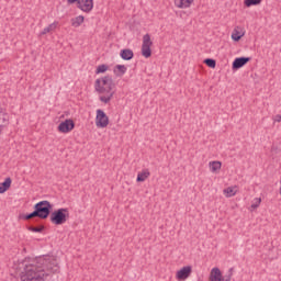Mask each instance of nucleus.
Segmentation results:
<instances>
[{
    "mask_svg": "<svg viewBox=\"0 0 281 281\" xmlns=\"http://www.w3.org/2000/svg\"><path fill=\"white\" fill-rule=\"evenodd\" d=\"M23 271L21 272L22 281H45L49 272L56 273L58 266L52 257H40L30 261L24 260Z\"/></svg>",
    "mask_w": 281,
    "mask_h": 281,
    "instance_id": "1",
    "label": "nucleus"
},
{
    "mask_svg": "<svg viewBox=\"0 0 281 281\" xmlns=\"http://www.w3.org/2000/svg\"><path fill=\"white\" fill-rule=\"evenodd\" d=\"M52 207H54V205H52L49 201H40L34 205L35 215L37 218L45 221V218H48L49 214H52Z\"/></svg>",
    "mask_w": 281,
    "mask_h": 281,
    "instance_id": "2",
    "label": "nucleus"
},
{
    "mask_svg": "<svg viewBox=\"0 0 281 281\" xmlns=\"http://www.w3.org/2000/svg\"><path fill=\"white\" fill-rule=\"evenodd\" d=\"M67 212H69L67 209L54 211L49 216L50 223H53V225H65V223H67Z\"/></svg>",
    "mask_w": 281,
    "mask_h": 281,
    "instance_id": "3",
    "label": "nucleus"
},
{
    "mask_svg": "<svg viewBox=\"0 0 281 281\" xmlns=\"http://www.w3.org/2000/svg\"><path fill=\"white\" fill-rule=\"evenodd\" d=\"M94 89H105V91H112L113 90V77L112 76H105L103 78H99L94 82Z\"/></svg>",
    "mask_w": 281,
    "mask_h": 281,
    "instance_id": "4",
    "label": "nucleus"
},
{
    "mask_svg": "<svg viewBox=\"0 0 281 281\" xmlns=\"http://www.w3.org/2000/svg\"><path fill=\"white\" fill-rule=\"evenodd\" d=\"M150 47H153V40H150V34H145L143 36L142 44V56H144V58H150V56H153V49H150Z\"/></svg>",
    "mask_w": 281,
    "mask_h": 281,
    "instance_id": "5",
    "label": "nucleus"
},
{
    "mask_svg": "<svg viewBox=\"0 0 281 281\" xmlns=\"http://www.w3.org/2000/svg\"><path fill=\"white\" fill-rule=\"evenodd\" d=\"M97 93H99V100L100 102H103V104H109L111 100H113V97L115 95V91L113 90H106L104 88H99V90H95Z\"/></svg>",
    "mask_w": 281,
    "mask_h": 281,
    "instance_id": "6",
    "label": "nucleus"
},
{
    "mask_svg": "<svg viewBox=\"0 0 281 281\" xmlns=\"http://www.w3.org/2000/svg\"><path fill=\"white\" fill-rule=\"evenodd\" d=\"M95 126L98 128H106L109 126V116L102 110H97Z\"/></svg>",
    "mask_w": 281,
    "mask_h": 281,
    "instance_id": "7",
    "label": "nucleus"
},
{
    "mask_svg": "<svg viewBox=\"0 0 281 281\" xmlns=\"http://www.w3.org/2000/svg\"><path fill=\"white\" fill-rule=\"evenodd\" d=\"M76 128V123H74V120L67 119L66 121L59 123L57 131L59 133H71V130Z\"/></svg>",
    "mask_w": 281,
    "mask_h": 281,
    "instance_id": "8",
    "label": "nucleus"
},
{
    "mask_svg": "<svg viewBox=\"0 0 281 281\" xmlns=\"http://www.w3.org/2000/svg\"><path fill=\"white\" fill-rule=\"evenodd\" d=\"M190 276H192V266H186L177 271L176 279L178 281H184L188 280Z\"/></svg>",
    "mask_w": 281,
    "mask_h": 281,
    "instance_id": "9",
    "label": "nucleus"
},
{
    "mask_svg": "<svg viewBox=\"0 0 281 281\" xmlns=\"http://www.w3.org/2000/svg\"><path fill=\"white\" fill-rule=\"evenodd\" d=\"M77 8L81 10V12L89 14V12L93 10V0H79L77 2Z\"/></svg>",
    "mask_w": 281,
    "mask_h": 281,
    "instance_id": "10",
    "label": "nucleus"
},
{
    "mask_svg": "<svg viewBox=\"0 0 281 281\" xmlns=\"http://www.w3.org/2000/svg\"><path fill=\"white\" fill-rule=\"evenodd\" d=\"M249 60H251L250 57H237V58H235V60L233 61V69H240L241 67H245V65L248 64Z\"/></svg>",
    "mask_w": 281,
    "mask_h": 281,
    "instance_id": "11",
    "label": "nucleus"
},
{
    "mask_svg": "<svg viewBox=\"0 0 281 281\" xmlns=\"http://www.w3.org/2000/svg\"><path fill=\"white\" fill-rule=\"evenodd\" d=\"M245 36V31L240 26H236L232 33V40L238 42Z\"/></svg>",
    "mask_w": 281,
    "mask_h": 281,
    "instance_id": "12",
    "label": "nucleus"
},
{
    "mask_svg": "<svg viewBox=\"0 0 281 281\" xmlns=\"http://www.w3.org/2000/svg\"><path fill=\"white\" fill-rule=\"evenodd\" d=\"M194 3V0H175L176 8H180V10H186L190 8Z\"/></svg>",
    "mask_w": 281,
    "mask_h": 281,
    "instance_id": "13",
    "label": "nucleus"
},
{
    "mask_svg": "<svg viewBox=\"0 0 281 281\" xmlns=\"http://www.w3.org/2000/svg\"><path fill=\"white\" fill-rule=\"evenodd\" d=\"M210 281H223V273H221V269L213 268L211 270Z\"/></svg>",
    "mask_w": 281,
    "mask_h": 281,
    "instance_id": "14",
    "label": "nucleus"
},
{
    "mask_svg": "<svg viewBox=\"0 0 281 281\" xmlns=\"http://www.w3.org/2000/svg\"><path fill=\"white\" fill-rule=\"evenodd\" d=\"M148 177H150V170L143 169L140 172L137 173L136 181L138 183H142V182L146 181L148 179Z\"/></svg>",
    "mask_w": 281,
    "mask_h": 281,
    "instance_id": "15",
    "label": "nucleus"
},
{
    "mask_svg": "<svg viewBox=\"0 0 281 281\" xmlns=\"http://www.w3.org/2000/svg\"><path fill=\"white\" fill-rule=\"evenodd\" d=\"M11 186H12V179L5 178V180L2 183H0V194H4V192H8Z\"/></svg>",
    "mask_w": 281,
    "mask_h": 281,
    "instance_id": "16",
    "label": "nucleus"
},
{
    "mask_svg": "<svg viewBox=\"0 0 281 281\" xmlns=\"http://www.w3.org/2000/svg\"><path fill=\"white\" fill-rule=\"evenodd\" d=\"M56 27H58V21L53 22L48 26L44 27L40 33V36H45V34H49V32H55Z\"/></svg>",
    "mask_w": 281,
    "mask_h": 281,
    "instance_id": "17",
    "label": "nucleus"
},
{
    "mask_svg": "<svg viewBox=\"0 0 281 281\" xmlns=\"http://www.w3.org/2000/svg\"><path fill=\"white\" fill-rule=\"evenodd\" d=\"M120 56L123 60H133V56H135V54L133 53V50L131 49H122L120 53Z\"/></svg>",
    "mask_w": 281,
    "mask_h": 281,
    "instance_id": "18",
    "label": "nucleus"
},
{
    "mask_svg": "<svg viewBox=\"0 0 281 281\" xmlns=\"http://www.w3.org/2000/svg\"><path fill=\"white\" fill-rule=\"evenodd\" d=\"M72 27H80L85 23V18L82 15H78L70 20Z\"/></svg>",
    "mask_w": 281,
    "mask_h": 281,
    "instance_id": "19",
    "label": "nucleus"
},
{
    "mask_svg": "<svg viewBox=\"0 0 281 281\" xmlns=\"http://www.w3.org/2000/svg\"><path fill=\"white\" fill-rule=\"evenodd\" d=\"M223 164L221 161H210L209 168L211 172H216L217 170H221Z\"/></svg>",
    "mask_w": 281,
    "mask_h": 281,
    "instance_id": "20",
    "label": "nucleus"
},
{
    "mask_svg": "<svg viewBox=\"0 0 281 281\" xmlns=\"http://www.w3.org/2000/svg\"><path fill=\"white\" fill-rule=\"evenodd\" d=\"M114 74L116 76H124V74H126V66H124V65H116L114 67Z\"/></svg>",
    "mask_w": 281,
    "mask_h": 281,
    "instance_id": "21",
    "label": "nucleus"
},
{
    "mask_svg": "<svg viewBox=\"0 0 281 281\" xmlns=\"http://www.w3.org/2000/svg\"><path fill=\"white\" fill-rule=\"evenodd\" d=\"M262 3V0H245L244 5L246 8H251V5H260Z\"/></svg>",
    "mask_w": 281,
    "mask_h": 281,
    "instance_id": "22",
    "label": "nucleus"
},
{
    "mask_svg": "<svg viewBox=\"0 0 281 281\" xmlns=\"http://www.w3.org/2000/svg\"><path fill=\"white\" fill-rule=\"evenodd\" d=\"M262 203V199L261 198H255L252 201H251V205H250V209L251 210H258V207H260V204Z\"/></svg>",
    "mask_w": 281,
    "mask_h": 281,
    "instance_id": "23",
    "label": "nucleus"
},
{
    "mask_svg": "<svg viewBox=\"0 0 281 281\" xmlns=\"http://www.w3.org/2000/svg\"><path fill=\"white\" fill-rule=\"evenodd\" d=\"M105 71H109V66L103 64L97 67L95 74H105Z\"/></svg>",
    "mask_w": 281,
    "mask_h": 281,
    "instance_id": "24",
    "label": "nucleus"
},
{
    "mask_svg": "<svg viewBox=\"0 0 281 281\" xmlns=\"http://www.w3.org/2000/svg\"><path fill=\"white\" fill-rule=\"evenodd\" d=\"M204 63L207 67H211V69H214L216 67V60L212 58H206Z\"/></svg>",
    "mask_w": 281,
    "mask_h": 281,
    "instance_id": "25",
    "label": "nucleus"
},
{
    "mask_svg": "<svg viewBox=\"0 0 281 281\" xmlns=\"http://www.w3.org/2000/svg\"><path fill=\"white\" fill-rule=\"evenodd\" d=\"M224 194H226V196H236V191H234V188L228 187L227 189L224 190Z\"/></svg>",
    "mask_w": 281,
    "mask_h": 281,
    "instance_id": "26",
    "label": "nucleus"
},
{
    "mask_svg": "<svg viewBox=\"0 0 281 281\" xmlns=\"http://www.w3.org/2000/svg\"><path fill=\"white\" fill-rule=\"evenodd\" d=\"M45 229V226L34 227L30 226L29 232H34L35 234H41Z\"/></svg>",
    "mask_w": 281,
    "mask_h": 281,
    "instance_id": "27",
    "label": "nucleus"
},
{
    "mask_svg": "<svg viewBox=\"0 0 281 281\" xmlns=\"http://www.w3.org/2000/svg\"><path fill=\"white\" fill-rule=\"evenodd\" d=\"M36 217H37V215H36V212H35V211H33L32 213L26 214V215L23 216V218H24L25 221H30V218H36Z\"/></svg>",
    "mask_w": 281,
    "mask_h": 281,
    "instance_id": "28",
    "label": "nucleus"
},
{
    "mask_svg": "<svg viewBox=\"0 0 281 281\" xmlns=\"http://www.w3.org/2000/svg\"><path fill=\"white\" fill-rule=\"evenodd\" d=\"M222 281H232V272L227 277H222Z\"/></svg>",
    "mask_w": 281,
    "mask_h": 281,
    "instance_id": "29",
    "label": "nucleus"
},
{
    "mask_svg": "<svg viewBox=\"0 0 281 281\" xmlns=\"http://www.w3.org/2000/svg\"><path fill=\"white\" fill-rule=\"evenodd\" d=\"M222 281H232V272L227 277H222Z\"/></svg>",
    "mask_w": 281,
    "mask_h": 281,
    "instance_id": "30",
    "label": "nucleus"
},
{
    "mask_svg": "<svg viewBox=\"0 0 281 281\" xmlns=\"http://www.w3.org/2000/svg\"><path fill=\"white\" fill-rule=\"evenodd\" d=\"M274 122H281V114H278L273 117Z\"/></svg>",
    "mask_w": 281,
    "mask_h": 281,
    "instance_id": "31",
    "label": "nucleus"
},
{
    "mask_svg": "<svg viewBox=\"0 0 281 281\" xmlns=\"http://www.w3.org/2000/svg\"><path fill=\"white\" fill-rule=\"evenodd\" d=\"M80 0H67L68 3H78Z\"/></svg>",
    "mask_w": 281,
    "mask_h": 281,
    "instance_id": "32",
    "label": "nucleus"
}]
</instances>
